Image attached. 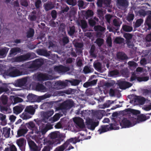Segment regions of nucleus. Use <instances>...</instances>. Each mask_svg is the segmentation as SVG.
<instances>
[{"mask_svg": "<svg viewBox=\"0 0 151 151\" xmlns=\"http://www.w3.org/2000/svg\"><path fill=\"white\" fill-rule=\"evenodd\" d=\"M34 78L36 80L38 81H44L50 79V76L46 73H37L35 74Z\"/></svg>", "mask_w": 151, "mask_h": 151, "instance_id": "nucleus-7", "label": "nucleus"}, {"mask_svg": "<svg viewBox=\"0 0 151 151\" xmlns=\"http://www.w3.org/2000/svg\"><path fill=\"white\" fill-rule=\"evenodd\" d=\"M143 22V20L142 19H137L134 25V27H139L141 25Z\"/></svg>", "mask_w": 151, "mask_h": 151, "instance_id": "nucleus-40", "label": "nucleus"}, {"mask_svg": "<svg viewBox=\"0 0 151 151\" xmlns=\"http://www.w3.org/2000/svg\"><path fill=\"white\" fill-rule=\"evenodd\" d=\"M62 41L63 45H65L69 42V37L67 36H63L62 38Z\"/></svg>", "mask_w": 151, "mask_h": 151, "instance_id": "nucleus-49", "label": "nucleus"}, {"mask_svg": "<svg viewBox=\"0 0 151 151\" xmlns=\"http://www.w3.org/2000/svg\"><path fill=\"white\" fill-rule=\"evenodd\" d=\"M49 94L45 95L40 96H38L32 94H29L27 96L28 100L30 102H34L39 101H40L50 97Z\"/></svg>", "mask_w": 151, "mask_h": 151, "instance_id": "nucleus-6", "label": "nucleus"}, {"mask_svg": "<svg viewBox=\"0 0 151 151\" xmlns=\"http://www.w3.org/2000/svg\"><path fill=\"white\" fill-rule=\"evenodd\" d=\"M145 24L148 26L149 29H151V16H148L145 21Z\"/></svg>", "mask_w": 151, "mask_h": 151, "instance_id": "nucleus-41", "label": "nucleus"}, {"mask_svg": "<svg viewBox=\"0 0 151 151\" xmlns=\"http://www.w3.org/2000/svg\"><path fill=\"white\" fill-rule=\"evenodd\" d=\"M37 11L33 10L32 12L28 16V19L31 21H35L37 18L36 15Z\"/></svg>", "mask_w": 151, "mask_h": 151, "instance_id": "nucleus-30", "label": "nucleus"}, {"mask_svg": "<svg viewBox=\"0 0 151 151\" xmlns=\"http://www.w3.org/2000/svg\"><path fill=\"white\" fill-rule=\"evenodd\" d=\"M37 53L40 55H42L46 57H49L50 54L46 50L38 49L37 50Z\"/></svg>", "mask_w": 151, "mask_h": 151, "instance_id": "nucleus-26", "label": "nucleus"}, {"mask_svg": "<svg viewBox=\"0 0 151 151\" xmlns=\"http://www.w3.org/2000/svg\"><path fill=\"white\" fill-rule=\"evenodd\" d=\"M44 60L42 58H37L32 61L29 62L22 65V66L27 68L32 69V71L37 70L44 64Z\"/></svg>", "mask_w": 151, "mask_h": 151, "instance_id": "nucleus-2", "label": "nucleus"}, {"mask_svg": "<svg viewBox=\"0 0 151 151\" xmlns=\"http://www.w3.org/2000/svg\"><path fill=\"white\" fill-rule=\"evenodd\" d=\"M28 130L24 125L22 124L19 129L17 131V135L18 137H21L25 134Z\"/></svg>", "mask_w": 151, "mask_h": 151, "instance_id": "nucleus-18", "label": "nucleus"}, {"mask_svg": "<svg viewBox=\"0 0 151 151\" xmlns=\"http://www.w3.org/2000/svg\"><path fill=\"white\" fill-rule=\"evenodd\" d=\"M8 49L7 47H5L0 50V56L4 57H5L8 51Z\"/></svg>", "mask_w": 151, "mask_h": 151, "instance_id": "nucleus-42", "label": "nucleus"}, {"mask_svg": "<svg viewBox=\"0 0 151 151\" xmlns=\"http://www.w3.org/2000/svg\"><path fill=\"white\" fill-rule=\"evenodd\" d=\"M86 124L87 126L90 128V129L92 130H94L95 127L97 126L99 124V122H93L91 119H89L86 121Z\"/></svg>", "mask_w": 151, "mask_h": 151, "instance_id": "nucleus-13", "label": "nucleus"}, {"mask_svg": "<svg viewBox=\"0 0 151 151\" xmlns=\"http://www.w3.org/2000/svg\"><path fill=\"white\" fill-rule=\"evenodd\" d=\"M137 124V122H134L132 124L131 122L127 118H124L120 123V126L123 128H129L133 127Z\"/></svg>", "mask_w": 151, "mask_h": 151, "instance_id": "nucleus-9", "label": "nucleus"}, {"mask_svg": "<svg viewBox=\"0 0 151 151\" xmlns=\"http://www.w3.org/2000/svg\"><path fill=\"white\" fill-rule=\"evenodd\" d=\"M124 37L126 40V43L129 48H132L134 46L132 43L131 41L133 35L129 33H125L123 35Z\"/></svg>", "mask_w": 151, "mask_h": 151, "instance_id": "nucleus-11", "label": "nucleus"}, {"mask_svg": "<svg viewBox=\"0 0 151 151\" xmlns=\"http://www.w3.org/2000/svg\"><path fill=\"white\" fill-rule=\"evenodd\" d=\"M81 27L82 29H84L87 27L88 24L84 20H82L81 21Z\"/></svg>", "mask_w": 151, "mask_h": 151, "instance_id": "nucleus-56", "label": "nucleus"}, {"mask_svg": "<svg viewBox=\"0 0 151 151\" xmlns=\"http://www.w3.org/2000/svg\"><path fill=\"white\" fill-rule=\"evenodd\" d=\"M124 40L123 38L117 37L115 39L114 42L117 44H122L124 42Z\"/></svg>", "mask_w": 151, "mask_h": 151, "instance_id": "nucleus-50", "label": "nucleus"}, {"mask_svg": "<svg viewBox=\"0 0 151 151\" xmlns=\"http://www.w3.org/2000/svg\"><path fill=\"white\" fill-rule=\"evenodd\" d=\"M81 81V80L78 79H74L70 81V83L73 86H76L78 85L80 82Z\"/></svg>", "mask_w": 151, "mask_h": 151, "instance_id": "nucleus-51", "label": "nucleus"}, {"mask_svg": "<svg viewBox=\"0 0 151 151\" xmlns=\"http://www.w3.org/2000/svg\"><path fill=\"white\" fill-rule=\"evenodd\" d=\"M20 116L23 120L29 119L32 117L31 115L25 111L20 115Z\"/></svg>", "mask_w": 151, "mask_h": 151, "instance_id": "nucleus-38", "label": "nucleus"}, {"mask_svg": "<svg viewBox=\"0 0 151 151\" xmlns=\"http://www.w3.org/2000/svg\"><path fill=\"white\" fill-rule=\"evenodd\" d=\"M52 129V126L50 125L47 126L45 128L42 129L40 132L42 135L45 134L46 132L49 130Z\"/></svg>", "mask_w": 151, "mask_h": 151, "instance_id": "nucleus-45", "label": "nucleus"}, {"mask_svg": "<svg viewBox=\"0 0 151 151\" xmlns=\"http://www.w3.org/2000/svg\"><path fill=\"white\" fill-rule=\"evenodd\" d=\"M80 136L77 137L71 138L68 139L62 145L56 147L54 151H69L71 149H74L73 147L70 144V143H72L75 144L76 143L79 142L81 139H79Z\"/></svg>", "mask_w": 151, "mask_h": 151, "instance_id": "nucleus-1", "label": "nucleus"}, {"mask_svg": "<svg viewBox=\"0 0 151 151\" xmlns=\"http://www.w3.org/2000/svg\"><path fill=\"white\" fill-rule=\"evenodd\" d=\"M28 144L30 151H40V149L38 147L33 141L31 140L28 142Z\"/></svg>", "mask_w": 151, "mask_h": 151, "instance_id": "nucleus-17", "label": "nucleus"}, {"mask_svg": "<svg viewBox=\"0 0 151 151\" xmlns=\"http://www.w3.org/2000/svg\"><path fill=\"white\" fill-rule=\"evenodd\" d=\"M78 6L79 8L83 9L85 8V6H84V1L83 0H78Z\"/></svg>", "mask_w": 151, "mask_h": 151, "instance_id": "nucleus-57", "label": "nucleus"}, {"mask_svg": "<svg viewBox=\"0 0 151 151\" xmlns=\"http://www.w3.org/2000/svg\"><path fill=\"white\" fill-rule=\"evenodd\" d=\"M109 126V125H102L101 126V128L99 129L98 131L100 134L106 132L109 130V128L108 127Z\"/></svg>", "mask_w": 151, "mask_h": 151, "instance_id": "nucleus-36", "label": "nucleus"}, {"mask_svg": "<svg viewBox=\"0 0 151 151\" xmlns=\"http://www.w3.org/2000/svg\"><path fill=\"white\" fill-rule=\"evenodd\" d=\"M75 27L74 26L69 27V30L68 32V34L70 36H73L75 32Z\"/></svg>", "mask_w": 151, "mask_h": 151, "instance_id": "nucleus-43", "label": "nucleus"}, {"mask_svg": "<svg viewBox=\"0 0 151 151\" xmlns=\"http://www.w3.org/2000/svg\"><path fill=\"white\" fill-rule=\"evenodd\" d=\"M129 3L128 0H117V6L122 10H125L128 7Z\"/></svg>", "mask_w": 151, "mask_h": 151, "instance_id": "nucleus-10", "label": "nucleus"}, {"mask_svg": "<svg viewBox=\"0 0 151 151\" xmlns=\"http://www.w3.org/2000/svg\"><path fill=\"white\" fill-rule=\"evenodd\" d=\"M146 101L145 98L142 97H140L139 96H137L134 100V102L135 103L138 102V104L141 105L143 104Z\"/></svg>", "mask_w": 151, "mask_h": 151, "instance_id": "nucleus-29", "label": "nucleus"}, {"mask_svg": "<svg viewBox=\"0 0 151 151\" xmlns=\"http://www.w3.org/2000/svg\"><path fill=\"white\" fill-rule=\"evenodd\" d=\"M104 40L103 39L100 38H98L96 39V43L98 46L100 47L103 44Z\"/></svg>", "mask_w": 151, "mask_h": 151, "instance_id": "nucleus-54", "label": "nucleus"}, {"mask_svg": "<svg viewBox=\"0 0 151 151\" xmlns=\"http://www.w3.org/2000/svg\"><path fill=\"white\" fill-rule=\"evenodd\" d=\"M137 79L139 82L146 81H147L149 79L148 76H145L144 77H137L136 74L133 73L130 78V81H134Z\"/></svg>", "mask_w": 151, "mask_h": 151, "instance_id": "nucleus-12", "label": "nucleus"}, {"mask_svg": "<svg viewBox=\"0 0 151 151\" xmlns=\"http://www.w3.org/2000/svg\"><path fill=\"white\" fill-rule=\"evenodd\" d=\"M24 108V106L22 105L16 106L13 108L14 112L16 114H19L22 111Z\"/></svg>", "mask_w": 151, "mask_h": 151, "instance_id": "nucleus-22", "label": "nucleus"}, {"mask_svg": "<svg viewBox=\"0 0 151 151\" xmlns=\"http://www.w3.org/2000/svg\"><path fill=\"white\" fill-rule=\"evenodd\" d=\"M73 121L77 126L80 128L83 129L84 128L85 125L83 120L80 117L76 118Z\"/></svg>", "mask_w": 151, "mask_h": 151, "instance_id": "nucleus-20", "label": "nucleus"}, {"mask_svg": "<svg viewBox=\"0 0 151 151\" xmlns=\"http://www.w3.org/2000/svg\"><path fill=\"white\" fill-rule=\"evenodd\" d=\"M86 17H87L86 18H87V17H91L93 15V12L92 10H88L86 12Z\"/></svg>", "mask_w": 151, "mask_h": 151, "instance_id": "nucleus-58", "label": "nucleus"}, {"mask_svg": "<svg viewBox=\"0 0 151 151\" xmlns=\"http://www.w3.org/2000/svg\"><path fill=\"white\" fill-rule=\"evenodd\" d=\"M117 58L119 60H124L127 59L126 55L123 52H119L116 55Z\"/></svg>", "mask_w": 151, "mask_h": 151, "instance_id": "nucleus-31", "label": "nucleus"}, {"mask_svg": "<svg viewBox=\"0 0 151 151\" xmlns=\"http://www.w3.org/2000/svg\"><path fill=\"white\" fill-rule=\"evenodd\" d=\"M53 114L54 111L53 110H51L45 112L43 114L42 118L45 120H47Z\"/></svg>", "mask_w": 151, "mask_h": 151, "instance_id": "nucleus-24", "label": "nucleus"}, {"mask_svg": "<svg viewBox=\"0 0 151 151\" xmlns=\"http://www.w3.org/2000/svg\"><path fill=\"white\" fill-rule=\"evenodd\" d=\"M54 69L55 71L58 73H61L69 71L70 70V68L68 67L60 65L55 66L54 68Z\"/></svg>", "mask_w": 151, "mask_h": 151, "instance_id": "nucleus-15", "label": "nucleus"}, {"mask_svg": "<svg viewBox=\"0 0 151 151\" xmlns=\"http://www.w3.org/2000/svg\"><path fill=\"white\" fill-rule=\"evenodd\" d=\"M28 78V77H26L17 79L15 81L14 84H14L13 86H15L16 87H21L25 86L27 84Z\"/></svg>", "mask_w": 151, "mask_h": 151, "instance_id": "nucleus-8", "label": "nucleus"}, {"mask_svg": "<svg viewBox=\"0 0 151 151\" xmlns=\"http://www.w3.org/2000/svg\"><path fill=\"white\" fill-rule=\"evenodd\" d=\"M122 28L124 31L129 32L133 30V28L130 26L127 25H124L122 26Z\"/></svg>", "mask_w": 151, "mask_h": 151, "instance_id": "nucleus-44", "label": "nucleus"}, {"mask_svg": "<svg viewBox=\"0 0 151 151\" xmlns=\"http://www.w3.org/2000/svg\"><path fill=\"white\" fill-rule=\"evenodd\" d=\"M35 33L34 30L30 28L29 30L27 33V38H32L34 36Z\"/></svg>", "mask_w": 151, "mask_h": 151, "instance_id": "nucleus-39", "label": "nucleus"}, {"mask_svg": "<svg viewBox=\"0 0 151 151\" xmlns=\"http://www.w3.org/2000/svg\"><path fill=\"white\" fill-rule=\"evenodd\" d=\"M35 54L33 53L27 52L26 54L13 58L12 60L14 62H20L29 60L36 57Z\"/></svg>", "mask_w": 151, "mask_h": 151, "instance_id": "nucleus-3", "label": "nucleus"}, {"mask_svg": "<svg viewBox=\"0 0 151 151\" xmlns=\"http://www.w3.org/2000/svg\"><path fill=\"white\" fill-rule=\"evenodd\" d=\"M51 15L52 20L55 19L57 17V12L55 10H52L51 12Z\"/></svg>", "mask_w": 151, "mask_h": 151, "instance_id": "nucleus-61", "label": "nucleus"}, {"mask_svg": "<svg viewBox=\"0 0 151 151\" xmlns=\"http://www.w3.org/2000/svg\"><path fill=\"white\" fill-rule=\"evenodd\" d=\"M60 118L59 115L58 114H56L54 115L52 118H51L52 121L53 122H55L57 121Z\"/></svg>", "mask_w": 151, "mask_h": 151, "instance_id": "nucleus-64", "label": "nucleus"}, {"mask_svg": "<svg viewBox=\"0 0 151 151\" xmlns=\"http://www.w3.org/2000/svg\"><path fill=\"white\" fill-rule=\"evenodd\" d=\"M58 134L56 132H51L50 134V137L51 139H54L57 138Z\"/></svg>", "mask_w": 151, "mask_h": 151, "instance_id": "nucleus-62", "label": "nucleus"}, {"mask_svg": "<svg viewBox=\"0 0 151 151\" xmlns=\"http://www.w3.org/2000/svg\"><path fill=\"white\" fill-rule=\"evenodd\" d=\"M134 14H129L127 15V20L129 22L132 21L134 17Z\"/></svg>", "mask_w": 151, "mask_h": 151, "instance_id": "nucleus-59", "label": "nucleus"}, {"mask_svg": "<svg viewBox=\"0 0 151 151\" xmlns=\"http://www.w3.org/2000/svg\"><path fill=\"white\" fill-rule=\"evenodd\" d=\"M114 101L111 100L106 101L105 103L102 105H100V108L101 109H104L105 108L109 107L110 105L114 103Z\"/></svg>", "mask_w": 151, "mask_h": 151, "instance_id": "nucleus-33", "label": "nucleus"}, {"mask_svg": "<svg viewBox=\"0 0 151 151\" xmlns=\"http://www.w3.org/2000/svg\"><path fill=\"white\" fill-rule=\"evenodd\" d=\"M26 141L24 138H21L17 141V144L21 151H25Z\"/></svg>", "mask_w": 151, "mask_h": 151, "instance_id": "nucleus-14", "label": "nucleus"}, {"mask_svg": "<svg viewBox=\"0 0 151 151\" xmlns=\"http://www.w3.org/2000/svg\"><path fill=\"white\" fill-rule=\"evenodd\" d=\"M9 75L12 77H15L20 76L22 75V73L19 70L15 69L10 71L9 73Z\"/></svg>", "mask_w": 151, "mask_h": 151, "instance_id": "nucleus-28", "label": "nucleus"}, {"mask_svg": "<svg viewBox=\"0 0 151 151\" xmlns=\"http://www.w3.org/2000/svg\"><path fill=\"white\" fill-rule=\"evenodd\" d=\"M93 66L94 68L98 70H101L102 69V65L100 62H97L93 64Z\"/></svg>", "mask_w": 151, "mask_h": 151, "instance_id": "nucleus-47", "label": "nucleus"}, {"mask_svg": "<svg viewBox=\"0 0 151 151\" xmlns=\"http://www.w3.org/2000/svg\"><path fill=\"white\" fill-rule=\"evenodd\" d=\"M149 116H146L145 115L143 114H141L138 115L137 116V119L136 118L134 119V122H137V124L139 123V122H142L145 121L147 119L150 118Z\"/></svg>", "mask_w": 151, "mask_h": 151, "instance_id": "nucleus-19", "label": "nucleus"}, {"mask_svg": "<svg viewBox=\"0 0 151 151\" xmlns=\"http://www.w3.org/2000/svg\"><path fill=\"white\" fill-rule=\"evenodd\" d=\"M14 104H17L18 103L22 102L23 101V100L21 98L16 97L14 98Z\"/></svg>", "mask_w": 151, "mask_h": 151, "instance_id": "nucleus-63", "label": "nucleus"}, {"mask_svg": "<svg viewBox=\"0 0 151 151\" xmlns=\"http://www.w3.org/2000/svg\"><path fill=\"white\" fill-rule=\"evenodd\" d=\"M25 126L30 129H37V127L35 126V124L33 121H30L28 123H26L24 125Z\"/></svg>", "mask_w": 151, "mask_h": 151, "instance_id": "nucleus-35", "label": "nucleus"}, {"mask_svg": "<svg viewBox=\"0 0 151 151\" xmlns=\"http://www.w3.org/2000/svg\"><path fill=\"white\" fill-rule=\"evenodd\" d=\"M44 9L46 11H48L54 8L55 5L52 2H48L44 4Z\"/></svg>", "mask_w": 151, "mask_h": 151, "instance_id": "nucleus-23", "label": "nucleus"}, {"mask_svg": "<svg viewBox=\"0 0 151 151\" xmlns=\"http://www.w3.org/2000/svg\"><path fill=\"white\" fill-rule=\"evenodd\" d=\"M95 50V46L94 45H92L91 46V48L89 51V53H90V55L94 57L96 56L95 54L94 53Z\"/></svg>", "mask_w": 151, "mask_h": 151, "instance_id": "nucleus-55", "label": "nucleus"}, {"mask_svg": "<svg viewBox=\"0 0 151 151\" xmlns=\"http://www.w3.org/2000/svg\"><path fill=\"white\" fill-rule=\"evenodd\" d=\"M21 50L20 48L19 47H15L12 48L10 50L9 55L10 56L12 55H15L18 53L21 52Z\"/></svg>", "mask_w": 151, "mask_h": 151, "instance_id": "nucleus-25", "label": "nucleus"}, {"mask_svg": "<svg viewBox=\"0 0 151 151\" xmlns=\"http://www.w3.org/2000/svg\"><path fill=\"white\" fill-rule=\"evenodd\" d=\"M74 105V102L72 100H68L59 104L55 109L57 111H66L72 108Z\"/></svg>", "mask_w": 151, "mask_h": 151, "instance_id": "nucleus-4", "label": "nucleus"}, {"mask_svg": "<svg viewBox=\"0 0 151 151\" xmlns=\"http://www.w3.org/2000/svg\"><path fill=\"white\" fill-rule=\"evenodd\" d=\"M35 110L34 107L31 106H27L24 110V111L27 113L31 115L34 114Z\"/></svg>", "mask_w": 151, "mask_h": 151, "instance_id": "nucleus-27", "label": "nucleus"}, {"mask_svg": "<svg viewBox=\"0 0 151 151\" xmlns=\"http://www.w3.org/2000/svg\"><path fill=\"white\" fill-rule=\"evenodd\" d=\"M142 92L144 95H149L151 97V90L147 89H144L142 90Z\"/></svg>", "mask_w": 151, "mask_h": 151, "instance_id": "nucleus-60", "label": "nucleus"}, {"mask_svg": "<svg viewBox=\"0 0 151 151\" xmlns=\"http://www.w3.org/2000/svg\"><path fill=\"white\" fill-rule=\"evenodd\" d=\"M36 89L41 92L46 91V87L42 84L38 83L36 86Z\"/></svg>", "mask_w": 151, "mask_h": 151, "instance_id": "nucleus-37", "label": "nucleus"}, {"mask_svg": "<svg viewBox=\"0 0 151 151\" xmlns=\"http://www.w3.org/2000/svg\"><path fill=\"white\" fill-rule=\"evenodd\" d=\"M118 85L121 89H125L131 87L132 84L131 83L124 81H120L118 83Z\"/></svg>", "mask_w": 151, "mask_h": 151, "instance_id": "nucleus-16", "label": "nucleus"}, {"mask_svg": "<svg viewBox=\"0 0 151 151\" xmlns=\"http://www.w3.org/2000/svg\"><path fill=\"white\" fill-rule=\"evenodd\" d=\"M105 112L103 110L96 111L93 113V116L96 118L101 119L102 116L101 114H103Z\"/></svg>", "mask_w": 151, "mask_h": 151, "instance_id": "nucleus-32", "label": "nucleus"}, {"mask_svg": "<svg viewBox=\"0 0 151 151\" xmlns=\"http://www.w3.org/2000/svg\"><path fill=\"white\" fill-rule=\"evenodd\" d=\"M11 129L9 128L8 129H3L4 133V136L6 137H8L9 136Z\"/></svg>", "mask_w": 151, "mask_h": 151, "instance_id": "nucleus-53", "label": "nucleus"}, {"mask_svg": "<svg viewBox=\"0 0 151 151\" xmlns=\"http://www.w3.org/2000/svg\"><path fill=\"white\" fill-rule=\"evenodd\" d=\"M97 81V80H93L91 81H87L84 83L83 86L86 88L92 86L96 84Z\"/></svg>", "mask_w": 151, "mask_h": 151, "instance_id": "nucleus-34", "label": "nucleus"}, {"mask_svg": "<svg viewBox=\"0 0 151 151\" xmlns=\"http://www.w3.org/2000/svg\"><path fill=\"white\" fill-rule=\"evenodd\" d=\"M54 142L50 140L47 142V145L45 146L42 151H50L52 149Z\"/></svg>", "mask_w": 151, "mask_h": 151, "instance_id": "nucleus-21", "label": "nucleus"}, {"mask_svg": "<svg viewBox=\"0 0 151 151\" xmlns=\"http://www.w3.org/2000/svg\"><path fill=\"white\" fill-rule=\"evenodd\" d=\"M94 29L95 31H104L105 28L100 25L95 26L94 27Z\"/></svg>", "mask_w": 151, "mask_h": 151, "instance_id": "nucleus-48", "label": "nucleus"}, {"mask_svg": "<svg viewBox=\"0 0 151 151\" xmlns=\"http://www.w3.org/2000/svg\"><path fill=\"white\" fill-rule=\"evenodd\" d=\"M1 101L2 104L4 105H6L8 102V97L5 96H2L1 98Z\"/></svg>", "mask_w": 151, "mask_h": 151, "instance_id": "nucleus-52", "label": "nucleus"}, {"mask_svg": "<svg viewBox=\"0 0 151 151\" xmlns=\"http://www.w3.org/2000/svg\"><path fill=\"white\" fill-rule=\"evenodd\" d=\"M55 84L57 86H61L62 87H65L67 86V83L66 82L60 81H58L55 83Z\"/></svg>", "mask_w": 151, "mask_h": 151, "instance_id": "nucleus-46", "label": "nucleus"}, {"mask_svg": "<svg viewBox=\"0 0 151 151\" xmlns=\"http://www.w3.org/2000/svg\"><path fill=\"white\" fill-rule=\"evenodd\" d=\"M13 85L14 84L12 83H3L2 86L0 87V94L3 92H4L9 95L11 94L12 92L11 91H16V89L12 87Z\"/></svg>", "mask_w": 151, "mask_h": 151, "instance_id": "nucleus-5", "label": "nucleus"}]
</instances>
